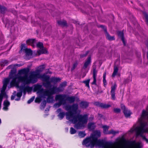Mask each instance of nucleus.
Returning <instances> with one entry per match:
<instances>
[{
  "label": "nucleus",
  "mask_w": 148,
  "mask_h": 148,
  "mask_svg": "<svg viewBox=\"0 0 148 148\" xmlns=\"http://www.w3.org/2000/svg\"><path fill=\"white\" fill-rule=\"evenodd\" d=\"M1 119H0V125L1 124Z\"/></svg>",
  "instance_id": "603ef678"
},
{
  "label": "nucleus",
  "mask_w": 148,
  "mask_h": 148,
  "mask_svg": "<svg viewBox=\"0 0 148 148\" xmlns=\"http://www.w3.org/2000/svg\"><path fill=\"white\" fill-rule=\"evenodd\" d=\"M38 78L41 79L42 80L45 82L43 83V85L46 88H48L51 86L50 82V77L45 74L41 75L38 70L33 71L31 74L29 78H27V76L21 77L19 79L22 80L25 84H34L36 82Z\"/></svg>",
  "instance_id": "20e7f679"
},
{
  "label": "nucleus",
  "mask_w": 148,
  "mask_h": 148,
  "mask_svg": "<svg viewBox=\"0 0 148 148\" xmlns=\"http://www.w3.org/2000/svg\"><path fill=\"white\" fill-rule=\"evenodd\" d=\"M61 79L59 78L53 77L50 79V82L56 83L58 82H60Z\"/></svg>",
  "instance_id": "aec40b11"
},
{
  "label": "nucleus",
  "mask_w": 148,
  "mask_h": 148,
  "mask_svg": "<svg viewBox=\"0 0 148 148\" xmlns=\"http://www.w3.org/2000/svg\"><path fill=\"white\" fill-rule=\"evenodd\" d=\"M120 61L119 59H117L115 62V66H118V65L119 64Z\"/></svg>",
  "instance_id": "c03bdc74"
},
{
  "label": "nucleus",
  "mask_w": 148,
  "mask_h": 148,
  "mask_svg": "<svg viewBox=\"0 0 148 148\" xmlns=\"http://www.w3.org/2000/svg\"><path fill=\"white\" fill-rule=\"evenodd\" d=\"M90 80V79H88L84 81L83 82L86 84V86L88 87L89 88H90L89 84Z\"/></svg>",
  "instance_id": "473e14b6"
},
{
  "label": "nucleus",
  "mask_w": 148,
  "mask_h": 148,
  "mask_svg": "<svg viewBox=\"0 0 148 148\" xmlns=\"http://www.w3.org/2000/svg\"><path fill=\"white\" fill-rule=\"evenodd\" d=\"M102 128L103 129V132L105 134H108L109 131L108 130L109 127L107 125H103L102 126Z\"/></svg>",
  "instance_id": "412c9836"
},
{
  "label": "nucleus",
  "mask_w": 148,
  "mask_h": 148,
  "mask_svg": "<svg viewBox=\"0 0 148 148\" xmlns=\"http://www.w3.org/2000/svg\"><path fill=\"white\" fill-rule=\"evenodd\" d=\"M88 128L89 130H93L94 129L95 127V123H90L88 124Z\"/></svg>",
  "instance_id": "b1692460"
},
{
  "label": "nucleus",
  "mask_w": 148,
  "mask_h": 148,
  "mask_svg": "<svg viewBox=\"0 0 148 148\" xmlns=\"http://www.w3.org/2000/svg\"><path fill=\"white\" fill-rule=\"evenodd\" d=\"M35 98V97H32L30 99L27 101V103L29 104L32 102Z\"/></svg>",
  "instance_id": "79ce46f5"
},
{
  "label": "nucleus",
  "mask_w": 148,
  "mask_h": 148,
  "mask_svg": "<svg viewBox=\"0 0 148 148\" xmlns=\"http://www.w3.org/2000/svg\"><path fill=\"white\" fill-rule=\"evenodd\" d=\"M121 108L123 110V112L126 117L129 116L130 114L131 113L129 110L125 108V106L124 105L122 106Z\"/></svg>",
  "instance_id": "4468645a"
},
{
  "label": "nucleus",
  "mask_w": 148,
  "mask_h": 148,
  "mask_svg": "<svg viewBox=\"0 0 148 148\" xmlns=\"http://www.w3.org/2000/svg\"><path fill=\"white\" fill-rule=\"evenodd\" d=\"M45 66L44 65L40 66L39 67V70H37L40 73V71H42L45 69Z\"/></svg>",
  "instance_id": "a19ab883"
},
{
  "label": "nucleus",
  "mask_w": 148,
  "mask_h": 148,
  "mask_svg": "<svg viewBox=\"0 0 148 148\" xmlns=\"http://www.w3.org/2000/svg\"><path fill=\"white\" fill-rule=\"evenodd\" d=\"M27 48L26 46L24 44H22L21 46V51H25L27 50Z\"/></svg>",
  "instance_id": "c756f323"
},
{
  "label": "nucleus",
  "mask_w": 148,
  "mask_h": 148,
  "mask_svg": "<svg viewBox=\"0 0 148 148\" xmlns=\"http://www.w3.org/2000/svg\"><path fill=\"white\" fill-rule=\"evenodd\" d=\"M117 87L116 84L115 83L111 87V90L110 92L111 95V99L114 100L116 97H115V91Z\"/></svg>",
  "instance_id": "9d476101"
},
{
  "label": "nucleus",
  "mask_w": 148,
  "mask_h": 148,
  "mask_svg": "<svg viewBox=\"0 0 148 148\" xmlns=\"http://www.w3.org/2000/svg\"><path fill=\"white\" fill-rule=\"evenodd\" d=\"M46 102L45 101H43L41 103L40 108L41 109H43L46 106Z\"/></svg>",
  "instance_id": "c9c22d12"
},
{
  "label": "nucleus",
  "mask_w": 148,
  "mask_h": 148,
  "mask_svg": "<svg viewBox=\"0 0 148 148\" xmlns=\"http://www.w3.org/2000/svg\"><path fill=\"white\" fill-rule=\"evenodd\" d=\"M118 71V67L116 66H114V71L113 73V74L112 75V77H114L116 75Z\"/></svg>",
  "instance_id": "5701e85b"
},
{
  "label": "nucleus",
  "mask_w": 148,
  "mask_h": 148,
  "mask_svg": "<svg viewBox=\"0 0 148 148\" xmlns=\"http://www.w3.org/2000/svg\"><path fill=\"white\" fill-rule=\"evenodd\" d=\"M77 64L78 62H74L73 64L72 68H71V70H74L75 69V68L77 67Z\"/></svg>",
  "instance_id": "ea45409f"
},
{
  "label": "nucleus",
  "mask_w": 148,
  "mask_h": 148,
  "mask_svg": "<svg viewBox=\"0 0 148 148\" xmlns=\"http://www.w3.org/2000/svg\"><path fill=\"white\" fill-rule=\"evenodd\" d=\"M103 81L104 85L105 86L107 84V82H106V79H103Z\"/></svg>",
  "instance_id": "09e8293b"
},
{
  "label": "nucleus",
  "mask_w": 148,
  "mask_h": 148,
  "mask_svg": "<svg viewBox=\"0 0 148 148\" xmlns=\"http://www.w3.org/2000/svg\"><path fill=\"white\" fill-rule=\"evenodd\" d=\"M47 51L46 48L44 47L37 51V53L38 55H39L45 53H47Z\"/></svg>",
  "instance_id": "6ab92c4d"
},
{
  "label": "nucleus",
  "mask_w": 148,
  "mask_h": 148,
  "mask_svg": "<svg viewBox=\"0 0 148 148\" xmlns=\"http://www.w3.org/2000/svg\"><path fill=\"white\" fill-rule=\"evenodd\" d=\"M2 147V146L1 145H0V148Z\"/></svg>",
  "instance_id": "5fc2aeb1"
},
{
  "label": "nucleus",
  "mask_w": 148,
  "mask_h": 148,
  "mask_svg": "<svg viewBox=\"0 0 148 148\" xmlns=\"http://www.w3.org/2000/svg\"><path fill=\"white\" fill-rule=\"evenodd\" d=\"M37 47L41 49L43 47V43L41 42H39L36 44Z\"/></svg>",
  "instance_id": "e433bc0d"
},
{
  "label": "nucleus",
  "mask_w": 148,
  "mask_h": 148,
  "mask_svg": "<svg viewBox=\"0 0 148 148\" xmlns=\"http://www.w3.org/2000/svg\"><path fill=\"white\" fill-rule=\"evenodd\" d=\"M97 71L96 70V66H93V81L92 83V84L96 85V77L97 76Z\"/></svg>",
  "instance_id": "f8f14e48"
},
{
  "label": "nucleus",
  "mask_w": 148,
  "mask_h": 148,
  "mask_svg": "<svg viewBox=\"0 0 148 148\" xmlns=\"http://www.w3.org/2000/svg\"><path fill=\"white\" fill-rule=\"evenodd\" d=\"M100 27L104 28V31L105 33V34L106 38L110 40H114V36H110L109 35V34L107 33L106 31V28L105 27L104 28V27L102 25H101Z\"/></svg>",
  "instance_id": "ddd939ff"
},
{
  "label": "nucleus",
  "mask_w": 148,
  "mask_h": 148,
  "mask_svg": "<svg viewBox=\"0 0 148 148\" xmlns=\"http://www.w3.org/2000/svg\"><path fill=\"white\" fill-rule=\"evenodd\" d=\"M62 90H60L59 88L56 87H53L49 90L45 91L43 96H47V101L50 103H52L53 101V97L52 95L54 94L57 92L62 91Z\"/></svg>",
  "instance_id": "0eeeda50"
},
{
  "label": "nucleus",
  "mask_w": 148,
  "mask_h": 148,
  "mask_svg": "<svg viewBox=\"0 0 148 148\" xmlns=\"http://www.w3.org/2000/svg\"><path fill=\"white\" fill-rule=\"evenodd\" d=\"M65 96L66 95L65 94H60L56 95L55 96V99L56 101H58L59 102L54 104V107L55 108H58L62 105H65V102L64 99Z\"/></svg>",
  "instance_id": "1a4fd4ad"
},
{
  "label": "nucleus",
  "mask_w": 148,
  "mask_h": 148,
  "mask_svg": "<svg viewBox=\"0 0 148 148\" xmlns=\"http://www.w3.org/2000/svg\"><path fill=\"white\" fill-rule=\"evenodd\" d=\"M119 133V131L118 130L115 131L113 130H111L109 131V133L108 134H112L114 135H115L117 134H118Z\"/></svg>",
  "instance_id": "bb28decb"
},
{
  "label": "nucleus",
  "mask_w": 148,
  "mask_h": 148,
  "mask_svg": "<svg viewBox=\"0 0 148 148\" xmlns=\"http://www.w3.org/2000/svg\"><path fill=\"white\" fill-rule=\"evenodd\" d=\"M98 105L100 107L103 108H108L111 106L109 104H104L103 103H99Z\"/></svg>",
  "instance_id": "4be33fe9"
},
{
  "label": "nucleus",
  "mask_w": 148,
  "mask_h": 148,
  "mask_svg": "<svg viewBox=\"0 0 148 148\" xmlns=\"http://www.w3.org/2000/svg\"><path fill=\"white\" fill-rule=\"evenodd\" d=\"M34 90L35 91H38V93H44L43 89L42 88V86L39 84L35 85L34 86Z\"/></svg>",
  "instance_id": "9b49d317"
},
{
  "label": "nucleus",
  "mask_w": 148,
  "mask_h": 148,
  "mask_svg": "<svg viewBox=\"0 0 148 148\" xmlns=\"http://www.w3.org/2000/svg\"><path fill=\"white\" fill-rule=\"evenodd\" d=\"M86 134L84 132L80 131L79 132L78 135L80 138H83L86 136Z\"/></svg>",
  "instance_id": "2f4dec72"
},
{
  "label": "nucleus",
  "mask_w": 148,
  "mask_h": 148,
  "mask_svg": "<svg viewBox=\"0 0 148 148\" xmlns=\"http://www.w3.org/2000/svg\"><path fill=\"white\" fill-rule=\"evenodd\" d=\"M26 43L29 45H31L32 47H34L36 43V41L35 39H29L26 41Z\"/></svg>",
  "instance_id": "2eb2a0df"
},
{
  "label": "nucleus",
  "mask_w": 148,
  "mask_h": 148,
  "mask_svg": "<svg viewBox=\"0 0 148 148\" xmlns=\"http://www.w3.org/2000/svg\"><path fill=\"white\" fill-rule=\"evenodd\" d=\"M25 52L26 53L27 55H31L32 54V52L30 49H27L25 51Z\"/></svg>",
  "instance_id": "7c9ffc66"
},
{
  "label": "nucleus",
  "mask_w": 148,
  "mask_h": 148,
  "mask_svg": "<svg viewBox=\"0 0 148 148\" xmlns=\"http://www.w3.org/2000/svg\"><path fill=\"white\" fill-rule=\"evenodd\" d=\"M22 77L21 76H17V79L18 82H21L22 84L21 85H19V83H18V85L17 86L15 84L13 83V84H14L17 87L19 88L20 91L19 92H17L16 95L14 96H12L11 97V100L14 99L15 97L16 96L18 98L15 99V100L16 101H18L20 100V97L21 96L22 94V92H23V94L25 95L27 92L28 93L31 92L32 90V88L29 87L28 86H25L26 85L28 84H25L23 82L22 80L21 79H19L20 77Z\"/></svg>",
  "instance_id": "423d86ee"
},
{
  "label": "nucleus",
  "mask_w": 148,
  "mask_h": 148,
  "mask_svg": "<svg viewBox=\"0 0 148 148\" xmlns=\"http://www.w3.org/2000/svg\"><path fill=\"white\" fill-rule=\"evenodd\" d=\"M41 101V99L40 98V97H37L36 98L35 100V101L36 102V103H40V102Z\"/></svg>",
  "instance_id": "de8ad7c7"
},
{
  "label": "nucleus",
  "mask_w": 148,
  "mask_h": 148,
  "mask_svg": "<svg viewBox=\"0 0 148 148\" xmlns=\"http://www.w3.org/2000/svg\"><path fill=\"white\" fill-rule=\"evenodd\" d=\"M118 36L121 38L122 40V41L124 44L125 45V42L123 37V33L122 32H118Z\"/></svg>",
  "instance_id": "a878e982"
},
{
  "label": "nucleus",
  "mask_w": 148,
  "mask_h": 148,
  "mask_svg": "<svg viewBox=\"0 0 148 148\" xmlns=\"http://www.w3.org/2000/svg\"><path fill=\"white\" fill-rule=\"evenodd\" d=\"M9 104V102L8 101H5L4 102L3 105L4 106L3 108V109L5 110L8 109V106Z\"/></svg>",
  "instance_id": "c85d7f7f"
},
{
  "label": "nucleus",
  "mask_w": 148,
  "mask_h": 148,
  "mask_svg": "<svg viewBox=\"0 0 148 148\" xmlns=\"http://www.w3.org/2000/svg\"><path fill=\"white\" fill-rule=\"evenodd\" d=\"M91 63V58L90 57H89L87 59V60L85 61L84 66H83V69H86L88 66Z\"/></svg>",
  "instance_id": "a211bd4d"
},
{
  "label": "nucleus",
  "mask_w": 148,
  "mask_h": 148,
  "mask_svg": "<svg viewBox=\"0 0 148 148\" xmlns=\"http://www.w3.org/2000/svg\"><path fill=\"white\" fill-rule=\"evenodd\" d=\"M138 123L136 127L134 126L129 132L132 133L135 132L137 136H140L148 143V139L143 135L144 133L148 132V105L146 110L143 111L140 117L138 119Z\"/></svg>",
  "instance_id": "f03ea898"
},
{
  "label": "nucleus",
  "mask_w": 148,
  "mask_h": 148,
  "mask_svg": "<svg viewBox=\"0 0 148 148\" xmlns=\"http://www.w3.org/2000/svg\"><path fill=\"white\" fill-rule=\"evenodd\" d=\"M143 147V145L140 142L130 141L122 138L120 141L116 142L112 148H142Z\"/></svg>",
  "instance_id": "39448f33"
},
{
  "label": "nucleus",
  "mask_w": 148,
  "mask_h": 148,
  "mask_svg": "<svg viewBox=\"0 0 148 148\" xmlns=\"http://www.w3.org/2000/svg\"><path fill=\"white\" fill-rule=\"evenodd\" d=\"M23 64L20 63L18 64H15L14 65V67H20L23 66Z\"/></svg>",
  "instance_id": "49530a36"
},
{
  "label": "nucleus",
  "mask_w": 148,
  "mask_h": 148,
  "mask_svg": "<svg viewBox=\"0 0 148 148\" xmlns=\"http://www.w3.org/2000/svg\"><path fill=\"white\" fill-rule=\"evenodd\" d=\"M106 73H104L103 74V79H106Z\"/></svg>",
  "instance_id": "3c124183"
},
{
  "label": "nucleus",
  "mask_w": 148,
  "mask_h": 148,
  "mask_svg": "<svg viewBox=\"0 0 148 148\" xmlns=\"http://www.w3.org/2000/svg\"><path fill=\"white\" fill-rule=\"evenodd\" d=\"M58 23L59 24L63 26L66 25V24L65 21H58Z\"/></svg>",
  "instance_id": "f704fd0d"
},
{
  "label": "nucleus",
  "mask_w": 148,
  "mask_h": 148,
  "mask_svg": "<svg viewBox=\"0 0 148 148\" xmlns=\"http://www.w3.org/2000/svg\"><path fill=\"white\" fill-rule=\"evenodd\" d=\"M6 10V9L5 7L0 5V12L2 13H4Z\"/></svg>",
  "instance_id": "72a5a7b5"
},
{
  "label": "nucleus",
  "mask_w": 148,
  "mask_h": 148,
  "mask_svg": "<svg viewBox=\"0 0 148 148\" xmlns=\"http://www.w3.org/2000/svg\"><path fill=\"white\" fill-rule=\"evenodd\" d=\"M76 132V131L73 127H71L70 128V132L71 134H74Z\"/></svg>",
  "instance_id": "58836bf2"
},
{
  "label": "nucleus",
  "mask_w": 148,
  "mask_h": 148,
  "mask_svg": "<svg viewBox=\"0 0 148 148\" xmlns=\"http://www.w3.org/2000/svg\"><path fill=\"white\" fill-rule=\"evenodd\" d=\"M100 136V131L96 130L89 137L86 138L83 140L82 144L90 148H93L95 145L103 148H112L116 144V142H104L102 140H98L97 138Z\"/></svg>",
  "instance_id": "7ed1b4c3"
},
{
  "label": "nucleus",
  "mask_w": 148,
  "mask_h": 148,
  "mask_svg": "<svg viewBox=\"0 0 148 148\" xmlns=\"http://www.w3.org/2000/svg\"><path fill=\"white\" fill-rule=\"evenodd\" d=\"M29 71V69L28 68L23 69L19 70L18 71V75H17L15 76V78L13 80L12 82L13 83L15 84L18 86V83H21V82H18V81L17 79V77L18 76L24 77L25 76H27V78H29L30 75H29L28 77L27 75ZM32 72L30 74H31Z\"/></svg>",
  "instance_id": "6e6552de"
},
{
  "label": "nucleus",
  "mask_w": 148,
  "mask_h": 148,
  "mask_svg": "<svg viewBox=\"0 0 148 148\" xmlns=\"http://www.w3.org/2000/svg\"><path fill=\"white\" fill-rule=\"evenodd\" d=\"M61 109L59 108L56 111L58 113H60L58 115V116L60 120L62 119L63 118L65 115V113L64 112H61Z\"/></svg>",
  "instance_id": "f3484780"
},
{
  "label": "nucleus",
  "mask_w": 148,
  "mask_h": 148,
  "mask_svg": "<svg viewBox=\"0 0 148 148\" xmlns=\"http://www.w3.org/2000/svg\"><path fill=\"white\" fill-rule=\"evenodd\" d=\"M64 100H65V104L66 103V101H68L70 103H72L75 100V98L74 97H69L67 96L66 95Z\"/></svg>",
  "instance_id": "dca6fc26"
},
{
  "label": "nucleus",
  "mask_w": 148,
  "mask_h": 148,
  "mask_svg": "<svg viewBox=\"0 0 148 148\" xmlns=\"http://www.w3.org/2000/svg\"><path fill=\"white\" fill-rule=\"evenodd\" d=\"M144 16L145 17L146 23L148 25V15L146 14H145Z\"/></svg>",
  "instance_id": "37998d69"
},
{
  "label": "nucleus",
  "mask_w": 148,
  "mask_h": 148,
  "mask_svg": "<svg viewBox=\"0 0 148 148\" xmlns=\"http://www.w3.org/2000/svg\"><path fill=\"white\" fill-rule=\"evenodd\" d=\"M114 111L116 113H119L120 112V109L118 108H115L114 109Z\"/></svg>",
  "instance_id": "a18cd8bd"
},
{
  "label": "nucleus",
  "mask_w": 148,
  "mask_h": 148,
  "mask_svg": "<svg viewBox=\"0 0 148 148\" xmlns=\"http://www.w3.org/2000/svg\"><path fill=\"white\" fill-rule=\"evenodd\" d=\"M80 107L83 108H86L88 106V103L86 102H82L80 103Z\"/></svg>",
  "instance_id": "393cba45"
},
{
  "label": "nucleus",
  "mask_w": 148,
  "mask_h": 148,
  "mask_svg": "<svg viewBox=\"0 0 148 148\" xmlns=\"http://www.w3.org/2000/svg\"><path fill=\"white\" fill-rule=\"evenodd\" d=\"M88 53V51L86 53V54L85 55H81L80 56V57L81 58H83V57H84V56H86Z\"/></svg>",
  "instance_id": "8fccbe9b"
},
{
  "label": "nucleus",
  "mask_w": 148,
  "mask_h": 148,
  "mask_svg": "<svg viewBox=\"0 0 148 148\" xmlns=\"http://www.w3.org/2000/svg\"><path fill=\"white\" fill-rule=\"evenodd\" d=\"M12 66V65H10V68Z\"/></svg>",
  "instance_id": "864d4df0"
},
{
  "label": "nucleus",
  "mask_w": 148,
  "mask_h": 148,
  "mask_svg": "<svg viewBox=\"0 0 148 148\" xmlns=\"http://www.w3.org/2000/svg\"><path fill=\"white\" fill-rule=\"evenodd\" d=\"M65 110L69 111L66 113V119L71 123L76 124L74 127L77 129L83 128L88 121V115L85 114L83 115L77 114L76 112L78 108V105L77 104H73L72 106L66 105L65 106Z\"/></svg>",
  "instance_id": "f257e3e1"
},
{
  "label": "nucleus",
  "mask_w": 148,
  "mask_h": 148,
  "mask_svg": "<svg viewBox=\"0 0 148 148\" xmlns=\"http://www.w3.org/2000/svg\"><path fill=\"white\" fill-rule=\"evenodd\" d=\"M8 25V24H6V25H5V26H6L7 25Z\"/></svg>",
  "instance_id": "6e6d98bb"
},
{
  "label": "nucleus",
  "mask_w": 148,
  "mask_h": 148,
  "mask_svg": "<svg viewBox=\"0 0 148 148\" xmlns=\"http://www.w3.org/2000/svg\"><path fill=\"white\" fill-rule=\"evenodd\" d=\"M66 85V82H64L61 84L60 85V87L58 88H59V89L60 90H62L63 91L64 89L63 88V87H65Z\"/></svg>",
  "instance_id": "cd10ccee"
},
{
  "label": "nucleus",
  "mask_w": 148,
  "mask_h": 148,
  "mask_svg": "<svg viewBox=\"0 0 148 148\" xmlns=\"http://www.w3.org/2000/svg\"><path fill=\"white\" fill-rule=\"evenodd\" d=\"M8 64V61L6 60H4L2 62V63L1 64V66L2 67H3L7 65Z\"/></svg>",
  "instance_id": "4c0bfd02"
}]
</instances>
